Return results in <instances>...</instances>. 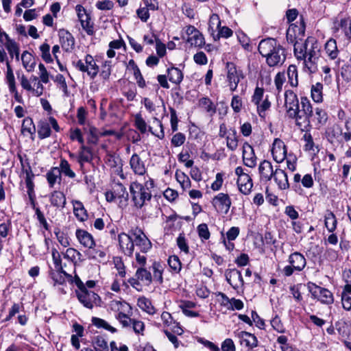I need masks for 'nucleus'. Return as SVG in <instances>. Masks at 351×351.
Here are the masks:
<instances>
[{"mask_svg":"<svg viewBox=\"0 0 351 351\" xmlns=\"http://www.w3.org/2000/svg\"><path fill=\"white\" fill-rule=\"evenodd\" d=\"M285 107L288 117L294 119L302 130L310 125L313 107L307 97H302L300 103L297 95L293 90H287L285 93Z\"/></svg>","mask_w":351,"mask_h":351,"instance_id":"obj_1","label":"nucleus"},{"mask_svg":"<svg viewBox=\"0 0 351 351\" xmlns=\"http://www.w3.org/2000/svg\"><path fill=\"white\" fill-rule=\"evenodd\" d=\"M258 50L270 67L281 66L286 60L285 49L275 38L262 39L258 44Z\"/></svg>","mask_w":351,"mask_h":351,"instance_id":"obj_2","label":"nucleus"},{"mask_svg":"<svg viewBox=\"0 0 351 351\" xmlns=\"http://www.w3.org/2000/svg\"><path fill=\"white\" fill-rule=\"evenodd\" d=\"M130 192L134 206L138 209L146 206L152 197L151 191H147V189H144L143 184L137 181L131 182Z\"/></svg>","mask_w":351,"mask_h":351,"instance_id":"obj_3","label":"nucleus"},{"mask_svg":"<svg viewBox=\"0 0 351 351\" xmlns=\"http://www.w3.org/2000/svg\"><path fill=\"white\" fill-rule=\"evenodd\" d=\"M289 265H286L282 269V274L285 277H289L293 274L302 271L306 265V260L303 254L295 252L291 253L288 258Z\"/></svg>","mask_w":351,"mask_h":351,"instance_id":"obj_4","label":"nucleus"},{"mask_svg":"<svg viewBox=\"0 0 351 351\" xmlns=\"http://www.w3.org/2000/svg\"><path fill=\"white\" fill-rule=\"evenodd\" d=\"M308 291L311 293L312 298L325 304L333 303V295L328 289L321 287L316 284L308 282L306 285Z\"/></svg>","mask_w":351,"mask_h":351,"instance_id":"obj_5","label":"nucleus"},{"mask_svg":"<svg viewBox=\"0 0 351 351\" xmlns=\"http://www.w3.org/2000/svg\"><path fill=\"white\" fill-rule=\"evenodd\" d=\"M74 66L82 72H86L87 75L91 78L94 79L99 73V66L96 64L93 57L87 54L84 60H78L76 62H73Z\"/></svg>","mask_w":351,"mask_h":351,"instance_id":"obj_6","label":"nucleus"},{"mask_svg":"<svg viewBox=\"0 0 351 351\" xmlns=\"http://www.w3.org/2000/svg\"><path fill=\"white\" fill-rule=\"evenodd\" d=\"M76 296L79 302L86 308L92 309L94 306H100L101 298L94 291L88 289L75 290Z\"/></svg>","mask_w":351,"mask_h":351,"instance_id":"obj_7","label":"nucleus"},{"mask_svg":"<svg viewBox=\"0 0 351 351\" xmlns=\"http://www.w3.org/2000/svg\"><path fill=\"white\" fill-rule=\"evenodd\" d=\"M141 282L146 285L152 282V275L145 267H138L135 273V277L130 278L128 282L134 289L139 291L141 287Z\"/></svg>","mask_w":351,"mask_h":351,"instance_id":"obj_8","label":"nucleus"},{"mask_svg":"<svg viewBox=\"0 0 351 351\" xmlns=\"http://www.w3.org/2000/svg\"><path fill=\"white\" fill-rule=\"evenodd\" d=\"M227 79L231 91H235L240 81L245 77L243 71L237 67L233 62H228L226 66Z\"/></svg>","mask_w":351,"mask_h":351,"instance_id":"obj_9","label":"nucleus"},{"mask_svg":"<svg viewBox=\"0 0 351 351\" xmlns=\"http://www.w3.org/2000/svg\"><path fill=\"white\" fill-rule=\"evenodd\" d=\"M132 236L134 245L138 247L141 252L145 253L152 247V243L140 228H136L130 232Z\"/></svg>","mask_w":351,"mask_h":351,"instance_id":"obj_10","label":"nucleus"},{"mask_svg":"<svg viewBox=\"0 0 351 351\" xmlns=\"http://www.w3.org/2000/svg\"><path fill=\"white\" fill-rule=\"evenodd\" d=\"M186 34L187 35L186 42L191 46L200 48L205 44L203 34L194 26H187Z\"/></svg>","mask_w":351,"mask_h":351,"instance_id":"obj_11","label":"nucleus"},{"mask_svg":"<svg viewBox=\"0 0 351 351\" xmlns=\"http://www.w3.org/2000/svg\"><path fill=\"white\" fill-rule=\"evenodd\" d=\"M212 204L218 212L226 214L229 211L232 202L228 194L220 193L214 197Z\"/></svg>","mask_w":351,"mask_h":351,"instance_id":"obj_12","label":"nucleus"},{"mask_svg":"<svg viewBox=\"0 0 351 351\" xmlns=\"http://www.w3.org/2000/svg\"><path fill=\"white\" fill-rule=\"evenodd\" d=\"M119 245L121 250L125 255L131 256L134 252V242L132 236L125 233H121L118 236Z\"/></svg>","mask_w":351,"mask_h":351,"instance_id":"obj_13","label":"nucleus"},{"mask_svg":"<svg viewBox=\"0 0 351 351\" xmlns=\"http://www.w3.org/2000/svg\"><path fill=\"white\" fill-rule=\"evenodd\" d=\"M226 279L234 289L243 287L244 281L240 271L236 269H228L225 273Z\"/></svg>","mask_w":351,"mask_h":351,"instance_id":"obj_14","label":"nucleus"},{"mask_svg":"<svg viewBox=\"0 0 351 351\" xmlns=\"http://www.w3.org/2000/svg\"><path fill=\"white\" fill-rule=\"evenodd\" d=\"M271 154L274 160L278 163L282 162L287 156V148L285 143L280 138H276L272 145Z\"/></svg>","mask_w":351,"mask_h":351,"instance_id":"obj_15","label":"nucleus"},{"mask_svg":"<svg viewBox=\"0 0 351 351\" xmlns=\"http://www.w3.org/2000/svg\"><path fill=\"white\" fill-rule=\"evenodd\" d=\"M234 337L239 339L241 345H245L249 349L258 346V340L255 335L246 331H234Z\"/></svg>","mask_w":351,"mask_h":351,"instance_id":"obj_16","label":"nucleus"},{"mask_svg":"<svg viewBox=\"0 0 351 351\" xmlns=\"http://www.w3.org/2000/svg\"><path fill=\"white\" fill-rule=\"evenodd\" d=\"M306 58L308 61L314 63L319 56L320 47L317 41L313 37L306 38Z\"/></svg>","mask_w":351,"mask_h":351,"instance_id":"obj_17","label":"nucleus"},{"mask_svg":"<svg viewBox=\"0 0 351 351\" xmlns=\"http://www.w3.org/2000/svg\"><path fill=\"white\" fill-rule=\"evenodd\" d=\"M129 164L135 175L144 176L147 173L144 161H143L139 155L136 153L132 155Z\"/></svg>","mask_w":351,"mask_h":351,"instance_id":"obj_18","label":"nucleus"},{"mask_svg":"<svg viewBox=\"0 0 351 351\" xmlns=\"http://www.w3.org/2000/svg\"><path fill=\"white\" fill-rule=\"evenodd\" d=\"M60 43L65 51H71L75 45V38L67 30L61 29L58 31Z\"/></svg>","mask_w":351,"mask_h":351,"instance_id":"obj_19","label":"nucleus"},{"mask_svg":"<svg viewBox=\"0 0 351 351\" xmlns=\"http://www.w3.org/2000/svg\"><path fill=\"white\" fill-rule=\"evenodd\" d=\"M243 160L245 165L253 168L256 164V157L253 147L247 142L243 145Z\"/></svg>","mask_w":351,"mask_h":351,"instance_id":"obj_20","label":"nucleus"},{"mask_svg":"<svg viewBox=\"0 0 351 351\" xmlns=\"http://www.w3.org/2000/svg\"><path fill=\"white\" fill-rule=\"evenodd\" d=\"M75 235L80 243L84 247L92 249L95 246V242L93 235L86 230L77 229Z\"/></svg>","mask_w":351,"mask_h":351,"instance_id":"obj_21","label":"nucleus"},{"mask_svg":"<svg viewBox=\"0 0 351 351\" xmlns=\"http://www.w3.org/2000/svg\"><path fill=\"white\" fill-rule=\"evenodd\" d=\"M258 171L260 173L261 180L265 182L270 181L274 173L271 163L267 160H264L260 163L258 167Z\"/></svg>","mask_w":351,"mask_h":351,"instance_id":"obj_22","label":"nucleus"},{"mask_svg":"<svg viewBox=\"0 0 351 351\" xmlns=\"http://www.w3.org/2000/svg\"><path fill=\"white\" fill-rule=\"evenodd\" d=\"M298 32V36H304V25L302 24L298 27L297 25H291L287 31V40L289 43L293 44L295 47V43H299L300 38H298L296 33Z\"/></svg>","mask_w":351,"mask_h":351,"instance_id":"obj_23","label":"nucleus"},{"mask_svg":"<svg viewBox=\"0 0 351 351\" xmlns=\"http://www.w3.org/2000/svg\"><path fill=\"white\" fill-rule=\"evenodd\" d=\"M273 178L281 190H285L289 187L288 176L284 170L276 169L274 171Z\"/></svg>","mask_w":351,"mask_h":351,"instance_id":"obj_24","label":"nucleus"},{"mask_svg":"<svg viewBox=\"0 0 351 351\" xmlns=\"http://www.w3.org/2000/svg\"><path fill=\"white\" fill-rule=\"evenodd\" d=\"M46 179L50 188H53L56 184L62 181L61 171L58 167H51L46 173Z\"/></svg>","mask_w":351,"mask_h":351,"instance_id":"obj_25","label":"nucleus"},{"mask_svg":"<svg viewBox=\"0 0 351 351\" xmlns=\"http://www.w3.org/2000/svg\"><path fill=\"white\" fill-rule=\"evenodd\" d=\"M237 185L239 191L244 195H247L250 193L253 186L252 180L249 174L243 175L237 178Z\"/></svg>","mask_w":351,"mask_h":351,"instance_id":"obj_26","label":"nucleus"},{"mask_svg":"<svg viewBox=\"0 0 351 351\" xmlns=\"http://www.w3.org/2000/svg\"><path fill=\"white\" fill-rule=\"evenodd\" d=\"M351 19L348 18H343L339 21H337L334 23L333 29L337 32L339 29H341L345 36L347 39L351 40V36L350 35V32H351V25L350 24Z\"/></svg>","mask_w":351,"mask_h":351,"instance_id":"obj_27","label":"nucleus"},{"mask_svg":"<svg viewBox=\"0 0 351 351\" xmlns=\"http://www.w3.org/2000/svg\"><path fill=\"white\" fill-rule=\"evenodd\" d=\"M73 213L80 221H85L88 219V213L84 204L80 200H73Z\"/></svg>","mask_w":351,"mask_h":351,"instance_id":"obj_28","label":"nucleus"},{"mask_svg":"<svg viewBox=\"0 0 351 351\" xmlns=\"http://www.w3.org/2000/svg\"><path fill=\"white\" fill-rule=\"evenodd\" d=\"M93 160V154L91 149L88 147L82 145L79 150L78 156L77 158V162L80 165V167L83 168L85 162H90Z\"/></svg>","mask_w":351,"mask_h":351,"instance_id":"obj_29","label":"nucleus"},{"mask_svg":"<svg viewBox=\"0 0 351 351\" xmlns=\"http://www.w3.org/2000/svg\"><path fill=\"white\" fill-rule=\"evenodd\" d=\"M49 200L52 206L62 208H64L66 202L64 194L59 191H53L50 194Z\"/></svg>","mask_w":351,"mask_h":351,"instance_id":"obj_30","label":"nucleus"},{"mask_svg":"<svg viewBox=\"0 0 351 351\" xmlns=\"http://www.w3.org/2000/svg\"><path fill=\"white\" fill-rule=\"evenodd\" d=\"M6 39L5 47L8 50L10 57L12 58L15 56L17 60H19V45L13 40H12L7 34L3 33Z\"/></svg>","mask_w":351,"mask_h":351,"instance_id":"obj_31","label":"nucleus"},{"mask_svg":"<svg viewBox=\"0 0 351 351\" xmlns=\"http://www.w3.org/2000/svg\"><path fill=\"white\" fill-rule=\"evenodd\" d=\"M112 191L117 199H120V203L123 202V204L126 205L128 200V193L122 184L115 183L112 186Z\"/></svg>","mask_w":351,"mask_h":351,"instance_id":"obj_32","label":"nucleus"},{"mask_svg":"<svg viewBox=\"0 0 351 351\" xmlns=\"http://www.w3.org/2000/svg\"><path fill=\"white\" fill-rule=\"evenodd\" d=\"M199 107L205 111L210 117L216 113V106L208 97H202L199 100Z\"/></svg>","mask_w":351,"mask_h":351,"instance_id":"obj_33","label":"nucleus"},{"mask_svg":"<svg viewBox=\"0 0 351 351\" xmlns=\"http://www.w3.org/2000/svg\"><path fill=\"white\" fill-rule=\"evenodd\" d=\"M226 138L227 147L231 151L236 150L238 147V135L234 128H230Z\"/></svg>","mask_w":351,"mask_h":351,"instance_id":"obj_34","label":"nucleus"},{"mask_svg":"<svg viewBox=\"0 0 351 351\" xmlns=\"http://www.w3.org/2000/svg\"><path fill=\"white\" fill-rule=\"evenodd\" d=\"M325 51L331 60H335L339 55L337 42L333 38H330L325 44Z\"/></svg>","mask_w":351,"mask_h":351,"instance_id":"obj_35","label":"nucleus"},{"mask_svg":"<svg viewBox=\"0 0 351 351\" xmlns=\"http://www.w3.org/2000/svg\"><path fill=\"white\" fill-rule=\"evenodd\" d=\"M306 40L303 43L302 40H300L299 43H295L294 47V55L298 60H302L306 61Z\"/></svg>","mask_w":351,"mask_h":351,"instance_id":"obj_36","label":"nucleus"},{"mask_svg":"<svg viewBox=\"0 0 351 351\" xmlns=\"http://www.w3.org/2000/svg\"><path fill=\"white\" fill-rule=\"evenodd\" d=\"M169 80L175 84H180L183 80V73L179 69L172 66L167 69Z\"/></svg>","mask_w":351,"mask_h":351,"instance_id":"obj_37","label":"nucleus"},{"mask_svg":"<svg viewBox=\"0 0 351 351\" xmlns=\"http://www.w3.org/2000/svg\"><path fill=\"white\" fill-rule=\"evenodd\" d=\"M138 306L143 311L149 315L156 313V308L152 305V302L145 297H141L137 301Z\"/></svg>","mask_w":351,"mask_h":351,"instance_id":"obj_38","label":"nucleus"},{"mask_svg":"<svg viewBox=\"0 0 351 351\" xmlns=\"http://www.w3.org/2000/svg\"><path fill=\"white\" fill-rule=\"evenodd\" d=\"M21 60L24 68L28 72H31L34 70L36 66V62L32 55L27 51H23L21 56Z\"/></svg>","mask_w":351,"mask_h":351,"instance_id":"obj_39","label":"nucleus"},{"mask_svg":"<svg viewBox=\"0 0 351 351\" xmlns=\"http://www.w3.org/2000/svg\"><path fill=\"white\" fill-rule=\"evenodd\" d=\"M325 226L330 232H333L337 228V219L335 214L330 211L327 210L324 216Z\"/></svg>","mask_w":351,"mask_h":351,"instance_id":"obj_40","label":"nucleus"},{"mask_svg":"<svg viewBox=\"0 0 351 351\" xmlns=\"http://www.w3.org/2000/svg\"><path fill=\"white\" fill-rule=\"evenodd\" d=\"M35 132L36 128L32 119L29 117L25 118L22 123L21 133L23 135H33L35 134Z\"/></svg>","mask_w":351,"mask_h":351,"instance_id":"obj_41","label":"nucleus"},{"mask_svg":"<svg viewBox=\"0 0 351 351\" xmlns=\"http://www.w3.org/2000/svg\"><path fill=\"white\" fill-rule=\"evenodd\" d=\"M288 77V82L291 86L296 87L298 85V69L295 65L291 64L289 66L287 71Z\"/></svg>","mask_w":351,"mask_h":351,"instance_id":"obj_42","label":"nucleus"},{"mask_svg":"<svg viewBox=\"0 0 351 351\" xmlns=\"http://www.w3.org/2000/svg\"><path fill=\"white\" fill-rule=\"evenodd\" d=\"M323 84L317 82L311 86V97L316 103H321L323 101Z\"/></svg>","mask_w":351,"mask_h":351,"instance_id":"obj_43","label":"nucleus"},{"mask_svg":"<svg viewBox=\"0 0 351 351\" xmlns=\"http://www.w3.org/2000/svg\"><path fill=\"white\" fill-rule=\"evenodd\" d=\"M152 269L153 271L152 280L154 279L158 284H162L163 282V267L158 262H154L152 265Z\"/></svg>","mask_w":351,"mask_h":351,"instance_id":"obj_44","label":"nucleus"},{"mask_svg":"<svg viewBox=\"0 0 351 351\" xmlns=\"http://www.w3.org/2000/svg\"><path fill=\"white\" fill-rule=\"evenodd\" d=\"M51 128L47 121H40L38 124V135L40 139L50 136Z\"/></svg>","mask_w":351,"mask_h":351,"instance_id":"obj_45","label":"nucleus"},{"mask_svg":"<svg viewBox=\"0 0 351 351\" xmlns=\"http://www.w3.org/2000/svg\"><path fill=\"white\" fill-rule=\"evenodd\" d=\"M328 119V116L324 110L316 108L315 112H313V114L310 117V122L311 121L316 120L319 124H324Z\"/></svg>","mask_w":351,"mask_h":351,"instance_id":"obj_46","label":"nucleus"},{"mask_svg":"<svg viewBox=\"0 0 351 351\" xmlns=\"http://www.w3.org/2000/svg\"><path fill=\"white\" fill-rule=\"evenodd\" d=\"M21 172L25 176V182L26 187H34V178L35 177V175L32 171L30 165H26L24 168H22Z\"/></svg>","mask_w":351,"mask_h":351,"instance_id":"obj_47","label":"nucleus"},{"mask_svg":"<svg viewBox=\"0 0 351 351\" xmlns=\"http://www.w3.org/2000/svg\"><path fill=\"white\" fill-rule=\"evenodd\" d=\"M92 324L98 328H104L108 331L114 333L117 332V329L112 326H111L106 320L93 317H92Z\"/></svg>","mask_w":351,"mask_h":351,"instance_id":"obj_48","label":"nucleus"},{"mask_svg":"<svg viewBox=\"0 0 351 351\" xmlns=\"http://www.w3.org/2000/svg\"><path fill=\"white\" fill-rule=\"evenodd\" d=\"M60 171L61 174L63 173L65 176L70 178H74L75 177V172L71 169V165L65 158H61L60 162Z\"/></svg>","mask_w":351,"mask_h":351,"instance_id":"obj_49","label":"nucleus"},{"mask_svg":"<svg viewBox=\"0 0 351 351\" xmlns=\"http://www.w3.org/2000/svg\"><path fill=\"white\" fill-rule=\"evenodd\" d=\"M51 256L56 270L60 271L61 272H64V274L65 276H69V274L63 269V267L62 265L61 255L56 248L52 249Z\"/></svg>","mask_w":351,"mask_h":351,"instance_id":"obj_50","label":"nucleus"},{"mask_svg":"<svg viewBox=\"0 0 351 351\" xmlns=\"http://www.w3.org/2000/svg\"><path fill=\"white\" fill-rule=\"evenodd\" d=\"M112 308L119 313L129 312L132 309L130 305L125 301L113 300L111 304Z\"/></svg>","mask_w":351,"mask_h":351,"instance_id":"obj_51","label":"nucleus"},{"mask_svg":"<svg viewBox=\"0 0 351 351\" xmlns=\"http://www.w3.org/2000/svg\"><path fill=\"white\" fill-rule=\"evenodd\" d=\"M176 178L177 181L180 184L182 188L184 190L189 189L191 187V180L188 176L181 171H176Z\"/></svg>","mask_w":351,"mask_h":351,"instance_id":"obj_52","label":"nucleus"},{"mask_svg":"<svg viewBox=\"0 0 351 351\" xmlns=\"http://www.w3.org/2000/svg\"><path fill=\"white\" fill-rule=\"evenodd\" d=\"M6 67H7L6 76H5L6 82L8 85L9 89L12 88V90H14V87H16L15 78H14L12 69L11 67V65H10L9 61H7V62H6Z\"/></svg>","mask_w":351,"mask_h":351,"instance_id":"obj_53","label":"nucleus"},{"mask_svg":"<svg viewBox=\"0 0 351 351\" xmlns=\"http://www.w3.org/2000/svg\"><path fill=\"white\" fill-rule=\"evenodd\" d=\"M88 133L89 134L88 142L94 145L97 144L99 138L101 137L100 131L94 126H90Z\"/></svg>","mask_w":351,"mask_h":351,"instance_id":"obj_54","label":"nucleus"},{"mask_svg":"<svg viewBox=\"0 0 351 351\" xmlns=\"http://www.w3.org/2000/svg\"><path fill=\"white\" fill-rule=\"evenodd\" d=\"M49 276L52 280L53 281V285H62L65 282L64 272H61L60 271L56 270V271H51L49 273ZM68 276H70L69 275Z\"/></svg>","mask_w":351,"mask_h":351,"instance_id":"obj_55","label":"nucleus"},{"mask_svg":"<svg viewBox=\"0 0 351 351\" xmlns=\"http://www.w3.org/2000/svg\"><path fill=\"white\" fill-rule=\"evenodd\" d=\"M134 125L142 133L144 134L147 131V123L142 117L141 113H137L134 116Z\"/></svg>","mask_w":351,"mask_h":351,"instance_id":"obj_56","label":"nucleus"},{"mask_svg":"<svg viewBox=\"0 0 351 351\" xmlns=\"http://www.w3.org/2000/svg\"><path fill=\"white\" fill-rule=\"evenodd\" d=\"M42 58L47 63L51 62L53 59L50 53V46L47 43H43L40 46Z\"/></svg>","mask_w":351,"mask_h":351,"instance_id":"obj_57","label":"nucleus"},{"mask_svg":"<svg viewBox=\"0 0 351 351\" xmlns=\"http://www.w3.org/2000/svg\"><path fill=\"white\" fill-rule=\"evenodd\" d=\"M168 264L171 269L176 273H178L182 268V264L177 256H171L168 259Z\"/></svg>","mask_w":351,"mask_h":351,"instance_id":"obj_58","label":"nucleus"},{"mask_svg":"<svg viewBox=\"0 0 351 351\" xmlns=\"http://www.w3.org/2000/svg\"><path fill=\"white\" fill-rule=\"evenodd\" d=\"M117 319L124 328L131 326L134 319H131L125 313L120 312L116 315Z\"/></svg>","mask_w":351,"mask_h":351,"instance_id":"obj_59","label":"nucleus"},{"mask_svg":"<svg viewBox=\"0 0 351 351\" xmlns=\"http://www.w3.org/2000/svg\"><path fill=\"white\" fill-rule=\"evenodd\" d=\"M177 245L180 250L185 254H189V247L184 234H180L177 238Z\"/></svg>","mask_w":351,"mask_h":351,"instance_id":"obj_60","label":"nucleus"},{"mask_svg":"<svg viewBox=\"0 0 351 351\" xmlns=\"http://www.w3.org/2000/svg\"><path fill=\"white\" fill-rule=\"evenodd\" d=\"M82 254L79 251L72 247L68 248L66 250V252L63 254V257L65 259H67L68 261L72 262L75 261L77 256L80 258Z\"/></svg>","mask_w":351,"mask_h":351,"instance_id":"obj_61","label":"nucleus"},{"mask_svg":"<svg viewBox=\"0 0 351 351\" xmlns=\"http://www.w3.org/2000/svg\"><path fill=\"white\" fill-rule=\"evenodd\" d=\"M230 105L234 112H240L243 107V101L241 97L237 95H234L232 98Z\"/></svg>","mask_w":351,"mask_h":351,"instance_id":"obj_62","label":"nucleus"},{"mask_svg":"<svg viewBox=\"0 0 351 351\" xmlns=\"http://www.w3.org/2000/svg\"><path fill=\"white\" fill-rule=\"evenodd\" d=\"M95 7L99 10H110L114 7V3L110 0L98 1L95 3Z\"/></svg>","mask_w":351,"mask_h":351,"instance_id":"obj_63","label":"nucleus"},{"mask_svg":"<svg viewBox=\"0 0 351 351\" xmlns=\"http://www.w3.org/2000/svg\"><path fill=\"white\" fill-rule=\"evenodd\" d=\"M199 237L203 240H208L210 234L206 223H201L197 226Z\"/></svg>","mask_w":351,"mask_h":351,"instance_id":"obj_64","label":"nucleus"}]
</instances>
